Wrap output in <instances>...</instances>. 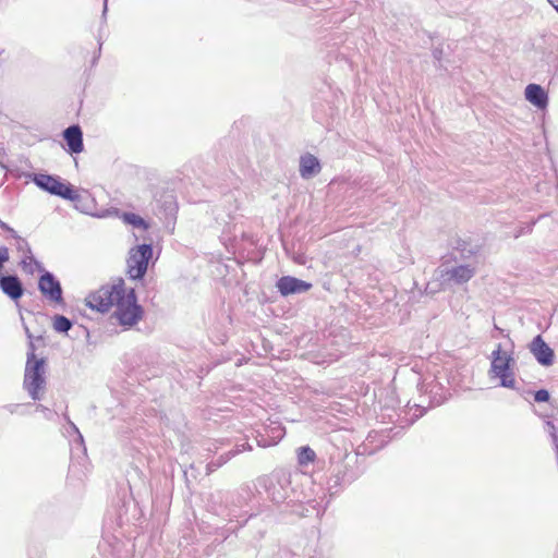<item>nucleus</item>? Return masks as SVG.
<instances>
[{
    "label": "nucleus",
    "instance_id": "obj_1",
    "mask_svg": "<svg viewBox=\"0 0 558 558\" xmlns=\"http://www.w3.org/2000/svg\"><path fill=\"white\" fill-rule=\"evenodd\" d=\"M257 488H262L268 498L277 505L291 507V513L306 517L308 509L304 506V494L292 486L291 475L277 471L257 478Z\"/></svg>",
    "mask_w": 558,
    "mask_h": 558
},
{
    "label": "nucleus",
    "instance_id": "obj_2",
    "mask_svg": "<svg viewBox=\"0 0 558 558\" xmlns=\"http://www.w3.org/2000/svg\"><path fill=\"white\" fill-rule=\"evenodd\" d=\"M116 311L113 317L117 318L120 326L132 328L144 316V308L138 304L137 294L134 288L126 289L125 284L119 298L116 299Z\"/></svg>",
    "mask_w": 558,
    "mask_h": 558
},
{
    "label": "nucleus",
    "instance_id": "obj_3",
    "mask_svg": "<svg viewBox=\"0 0 558 558\" xmlns=\"http://www.w3.org/2000/svg\"><path fill=\"white\" fill-rule=\"evenodd\" d=\"M515 360L512 352L504 351L501 344L498 343L490 354L489 377L498 378L500 387L518 390L513 372Z\"/></svg>",
    "mask_w": 558,
    "mask_h": 558
},
{
    "label": "nucleus",
    "instance_id": "obj_4",
    "mask_svg": "<svg viewBox=\"0 0 558 558\" xmlns=\"http://www.w3.org/2000/svg\"><path fill=\"white\" fill-rule=\"evenodd\" d=\"M46 357L33 360V355L26 359L23 388L27 391L32 400H41L43 391L46 388Z\"/></svg>",
    "mask_w": 558,
    "mask_h": 558
},
{
    "label": "nucleus",
    "instance_id": "obj_5",
    "mask_svg": "<svg viewBox=\"0 0 558 558\" xmlns=\"http://www.w3.org/2000/svg\"><path fill=\"white\" fill-rule=\"evenodd\" d=\"M124 280L119 277L112 284H104L86 298V306L99 313H107L122 292Z\"/></svg>",
    "mask_w": 558,
    "mask_h": 558
},
{
    "label": "nucleus",
    "instance_id": "obj_6",
    "mask_svg": "<svg viewBox=\"0 0 558 558\" xmlns=\"http://www.w3.org/2000/svg\"><path fill=\"white\" fill-rule=\"evenodd\" d=\"M153 254V245L148 243L136 245L130 250L126 259V274L131 280H144Z\"/></svg>",
    "mask_w": 558,
    "mask_h": 558
},
{
    "label": "nucleus",
    "instance_id": "obj_7",
    "mask_svg": "<svg viewBox=\"0 0 558 558\" xmlns=\"http://www.w3.org/2000/svg\"><path fill=\"white\" fill-rule=\"evenodd\" d=\"M28 178L38 189L50 195L58 196L62 199L74 197L72 194L73 185L59 175L33 172Z\"/></svg>",
    "mask_w": 558,
    "mask_h": 558
},
{
    "label": "nucleus",
    "instance_id": "obj_8",
    "mask_svg": "<svg viewBox=\"0 0 558 558\" xmlns=\"http://www.w3.org/2000/svg\"><path fill=\"white\" fill-rule=\"evenodd\" d=\"M359 475V472L345 462L333 464L327 482L330 495L338 494L344 486L353 483Z\"/></svg>",
    "mask_w": 558,
    "mask_h": 558
},
{
    "label": "nucleus",
    "instance_id": "obj_9",
    "mask_svg": "<svg viewBox=\"0 0 558 558\" xmlns=\"http://www.w3.org/2000/svg\"><path fill=\"white\" fill-rule=\"evenodd\" d=\"M38 290L47 301L57 305L65 304L61 282L51 271H45L39 276Z\"/></svg>",
    "mask_w": 558,
    "mask_h": 558
},
{
    "label": "nucleus",
    "instance_id": "obj_10",
    "mask_svg": "<svg viewBox=\"0 0 558 558\" xmlns=\"http://www.w3.org/2000/svg\"><path fill=\"white\" fill-rule=\"evenodd\" d=\"M253 496H254V493L248 485H244V486L240 487V489L236 493H226L225 494L226 502L232 504V507L229 508V511L227 514L229 517L230 521H232L233 518H236V522H239L240 523L239 525L242 526L248 520H252L256 517L255 514L252 513L246 519H244L242 522H240L238 520V518H240L241 515L238 514L236 508H242L243 506L247 505L252 500Z\"/></svg>",
    "mask_w": 558,
    "mask_h": 558
},
{
    "label": "nucleus",
    "instance_id": "obj_11",
    "mask_svg": "<svg viewBox=\"0 0 558 558\" xmlns=\"http://www.w3.org/2000/svg\"><path fill=\"white\" fill-rule=\"evenodd\" d=\"M0 291L10 299L15 305L25 293V287L21 278L16 274H0Z\"/></svg>",
    "mask_w": 558,
    "mask_h": 558
},
{
    "label": "nucleus",
    "instance_id": "obj_12",
    "mask_svg": "<svg viewBox=\"0 0 558 558\" xmlns=\"http://www.w3.org/2000/svg\"><path fill=\"white\" fill-rule=\"evenodd\" d=\"M439 279L442 283L463 284L470 281L476 274L475 267L471 265H459L452 268H438Z\"/></svg>",
    "mask_w": 558,
    "mask_h": 558
},
{
    "label": "nucleus",
    "instance_id": "obj_13",
    "mask_svg": "<svg viewBox=\"0 0 558 558\" xmlns=\"http://www.w3.org/2000/svg\"><path fill=\"white\" fill-rule=\"evenodd\" d=\"M313 284L293 276H282L276 282V288L281 296L302 294L311 290Z\"/></svg>",
    "mask_w": 558,
    "mask_h": 558
},
{
    "label": "nucleus",
    "instance_id": "obj_14",
    "mask_svg": "<svg viewBox=\"0 0 558 558\" xmlns=\"http://www.w3.org/2000/svg\"><path fill=\"white\" fill-rule=\"evenodd\" d=\"M529 350L539 365L548 367L554 364L555 351L544 340L542 335H537L532 339L529 343Z\"/></svg>",
    "mask_w": 558,
    "mask_h": 558
},
{
    "label": "nucleus",
    "instance_id": "obj_15",
    "mask_svg": "<svg viewBox=\"0 0 558 558\" xmlns=\"http://www.w3.org/2000/svg\"><path fill=\"white\" fill-rule=\"evenodd\" d=\"M62 137L66 144L65 150L70 155H77L84 150L83 130L80 124H72L64 129Z\"/></svg>",
    "mask_w": 558,
    "mask_h": 558
},
{
    "label": "nucleus",
    "instance_id": "obj_16",
    "mask_svg": "<svg viewBox=\"0 0 558 558\" xmlns=\"http://www.w3.org/2000/svg\"><path fill=\"white\" fill-rule=\"evenodd\" d=\"M525 99L539 110L545 109L548 106V94L538 84L531 83L525 87L524 90Z\"/></svg>",
    "mask_w": 558,
    "mask_h": 558
},
{
    "label": "nucleus",
    "instance_id": "obj_17",
    "mask_svg": "<svg viewBox=\"0 0 558 558\" xmlns=\"http://www.w3.org/2000/svg\"><path fill=\"white\" fill-rule=\"evenodd\" d=\"M320 170H322V165H320L319 159L316 156H314L310 153H306L300 157L299 171H300V175L303 179H311V178L315 177L316 174H318L320 172Z\"/></svg>",
    "mask_w": 558,
    "mask_h": 558
},
{
    "label": "nucleus",
    "instance_id": "obj_18",
    "mask_svg": "<svg viewBox=\"0 0 558 558\" xmlns=\"http://www.w3.org/2000/svg\"><path fill=\"white\" fill-rule=\"evenodd\" d=\"M251 449L252 446L246 441L241 445H236L233 449L220 454L217 459L209 461L206 465L207 474L215 472L240 452Z\"/></svg>",
    "mask_w": 558,
    "mask_h": 558
},
{
    "label": "nucleus",
    "instance_id": "obj_19",
    "mask_svg": "<svg viewBox=\"0 0 558 558\" xmlns=\"http://www.w3.org/2000/svg\"><path fill=\"white\" fill-rule=\"evenodd\" d=\"M453 250L460 254L461 259L466 260L477 255L480 246L477 244H472L468 240L459 238L454 242Z\"/></svg>",
    "mask_w": 558,
    "mask_h": 558
},
{
    "label": "nucleus",
    "instance_id": "obj_20",
    "mask_svg": "<svg viewBox=\"0 0 558 558\" xmlns=\"http://www.w3.org/2000/svg\"><path fill=\"white\" fill-rule=\"evenodd\" d=\"M74 327V322L62 314H54L52 317V328L57 333L69 335Z\"/></svg>",
    "mask_w": 558,
    "mask_h": 558
},
{
    "label": "nucleus",
    "instance_id": "obj_21",
    "mask_svg": "<svg viewBox=\"0 0 558 558\" xmlns=\"http://www.w3.org/2000/svg\"><path fill=\"white\" fill-rule=\"evenodd\" d=\"M121 219L125 225L132 226L133 228L136 229H142L146 231L150 227L148 221H146L143 217L135 213L123 211L121 215Z\"/></svg>",
    "mask_w": 558,
    "mask_h": 558
},
{
    "label": "nucleus",
    "instance_id": "obj_22",
    "mask_svg": "<svg viewBox=\"0 0 558 558\" xmlns=\"http://www.w3.org/2000/svg\"><path fill=\"white\" fill-rule=\"evenodd\" d=\"M73 196L72 198H64L65 201H70L74 204V207L85 214H88L89 209V203H90V195L86 192L84 194H81L74 186H73Z\"/></svg>",
    "mask_w": 558,
    "mask_h": 558
},
{
    "label": "nucleus",
    "instance_id": "obj_23",
    "mask_svg": "<svg viewBox=\"0 0 558 558\" xmlns=\"http://www.w3.org/2000/svg\"><path fill=\"white\" fill-rule=\"evenodd\" d=\"M316 459L315 451L310 446H302L298 449V463L301 466H306L313 463Z\"/></svg>",
    "mask_w": 558,
    "mask_h": 558
},
{
    "label": "nucleus",
    "instance_id": "obj_24",
    "mask_svg": "<svg viewBox=\"0 0 558 558\" xmlns=\"http://www.w3.org/2000/svg\"><path fill=\"white\" fill-rule=\"evenodd\" d=\"M72 332V335H68L71 339L84 338L87 341L89 339V330L84 325H77L75 328L73 327Z\"/></svg>",
    "mask_w": 558,
    "mask_h": 558
},
{
    "label": "nucleus",
    "instance_id": "obj_25",
    "mask_svg": "<svg viewBox=\"0 0 558 558\" xmlns=\"http://www.w3.org/2000/svg\"><path fill=\"white\" fill-rule=\"evenodd\" d=\"M533 396H534V401L537 403L548 402L550 400V393L545 388L534 391Z\"/></svg>",
    "mask_w": 558,
    "mask_h": 558
},
{
    "label": "nucleus",
    "instance_id": "obj_26",
    "mask_svg": "<svg viewBox=\"0 0 558 558\" xmlns=\"http://www.w3.org/2000/svg\"><path fill=\"white\" fill-rule=\"evenodd\" d=\"M10 260L9 248L4 245H0V274L2 272L5 264Z\"/></svg>",
    "mask_w": 558,
    "mask_h": 558
},
{
    "label": "nucleus",
    "instance_id": "obj_27",
    "mask_svg": "<svg viewBox=\"0 0 558 558\" xmlns=\"http://www.w3.org/2000/svg\"><path fill=\"white\" fill-rule=\"evenodd\" d=\"M16 241H17V245H16L17 251L25 252L29 256L32 254V248H31L28 242L23 238H19V240H16Z\"/></svg>",
    "mask_w": 558,
    "mask_h": 558
},
{
    "label": "nucleus",
    "instance_id": "obj_28",
    "mask_svg": "<svg viewBox=\"0 0 558 558\" xmlns=\"http://www.w3.org/2000/svg\"><path fill=\"white\" fill-rule=\"evenodd\" d=\"M71 426H72V428L75 430V433L77 434V436H76V438H75L74 442H75L76 445H78L80 447H82L83 452H84V453H86V447H85V445H84V439H83L82 434L78 432L77 427H76L73 423L71 424Z\"/></svg>",
    "mask_w": 558,
    "mask_h": 558
},
{
    "label": "nucleus",
    "instance_id": "obj_29",
    "mask_svg": "<svg viewBox=\"0 0 558 558\" xmlns=\"http://www.w3.org/2000/svg\"><path fill=\"white\" fill-rule=\"evenodd\" d=\"M414 407H415V410L418 411V413L415 412L413 414V416L411 418V423L415 422L416 420H418L426 413V408L418 405V404H414Z\"/></svg>",
    "mask_w": 558,
    "mask_h": 558
},
{
    "label": "nucleus",
    "instance_id": "obj_30",
    "mask_svg": "<svg viewBox=\"0 0 558 558\" xmlns=\"http://www.w3.org/2000/svg\"><path fill=\"white\" fill-rule=\"evenodd\" d=\"M28 258V254L20 262V266L29 275L34 274V269L31 267V262L28 263L26 259Z\"/></svg>",
    "mask_w": 558,
    "mask_h": 558
},
{
    "label": "nucleus",
    "instance_id": "obj_31",
    "mask_svg": "<svg viewBox=\"0 0 558 558\" xmlns=\"http://www.w3.org/2000/svg\"><path fill=\"white\" fill-rule=\"evenodd\" d=\"M100 28H102V26ZM100 32H101V29H99V35L97 36L98 51H97V54L93 59V64H95L96 61L99 59L100 53H101V47L104 45V40H102Z\"/></svg>",
    "mask_w": 558,
    "mask_h": 558
},
{
    "label": "nucleus",
    "instance_id": "obj_32",
    "mask_svg": "<svg viewBox=\"0 0 558 558\" xmlns=\"http://www.w3.org/2000/svg\"><path fill=\"white\" fill-rule=\"evenodd\" d=\"M28 259L31 260V263H33L36 267V269L41 274H44L45 271H48L40 262H38L34 256H33V253L28 256Z\"/></svg>",
    "mask_w": 558,
    "mask_h": 558
},
{
    "label": "nucleus",
    "instance_id": "obj_33",
    "mask_svg": "<svg viewBox=\"0 0 558 558\" xmlns=\"http://www.w3.org/2000/svg\"><path fill=\"white\" fill-rule=\"evenodd\" d=\"M35 351H36V347L34 344L33 340H29V342L27 344L26 359H29V355L32 354L33 360H39V357L36 356Z\"/></svg>",
    "mask_w": 558,
    "mask_h": 558
},
{
    "label": "nucleus",
    "instance_id": "obj_34",
    "mask_svg": "<svg viewBox=\"0 0 558 558\" xmlns=\"http://www.w3.org/2000/svg\"><path fill=\"white\" fill-rule=\"evenodd\" d=\"M432 56H433V58H434L436 61L440 62V61H441V59H442V56H444V50H442V48H441V47H436V48H434V49H433V51H432Z\"/></svg>",
    "mask_w": 558,
    "mask_h": 558
},
{
    "label": "nucleus",
    "instance_id": "obj_35",
    "mask_svg": "<svg viewBox=\"0 0 558 558\" xmlns=\"http://www.w3.org/2000/svg\"><path fill=\"white\" fill-rule=\"evenodd\" d=\"M107 11H108V0H104V8H102V13H101V24L102 25L106 24Z\"/></svg>",
    "mask_w": 558,
    "mask_h": 558
},
{
    "label": "nucleus",
    "instance_id": "obj_36",
    "mask_svg": "<svg viewBox=\"0 0 558 558\" xmlns=\"http://www.w3.org/2000/svg\"><path fill=\"white\" fill-rule=\"evenodd\" d=\"M258 446L260 447H268L270 444L267 441V439L264 436H260V438L257 440Z\"/></svg>",
    "mask_w": 558,
    "mask_h": 558
},
{
    "label": "nucleus",
    "instance_id": "obj_37",
    "mask_svg": "<svg viewBox=\"0 0 558 558\" xmlns=\"http://www.w3.org/2000/svg\"><path fill=\"white\" fill-rule=\"evenodd\" d=\"M0 229H2L3 231H12V228L8 223L2 221L1 219H0Z\"/></svg>",
    "mask_w": 558,
    "mask_h": 558
},
{
    "label": "nucleus",
    "instance_id": "obj_38",
    "mask_svg": "<svg viewBox=\"0 0 558 558\" xmlns=\"http://www.w3.org/2000/svg\"><path fill=\"white\" fill-rule=\"evenodd\" d=\"M10 233V235L15 239V240H19V238H21L17 232L12 228V231H8Z\"/></svg>",
    "mask_w": 558,
    "mask_h": 558
},
{
    "label": "nucleus",
    "instance_id": "obj_39",
    "mask_svg": "<svg viewBox=\"0 0 558 558\" xmlns=\"http://www.w3.org/2000/svg\"><path fill=\"white\" fill-rule=\"evenodd\" d=\"M554 8L555 10L558 12V0H547Z\"/></svg>",
    "mask_w": 558,
    "mask_h": 558
},
{
    "label": "nucleus",
    "instance_id": "obj_40",
    "mask_svg": "<svg viewBox=\"0 0 558 558\" xmlns=\"http://www.w3.org/2000/svg\"><path fill=\"white\" fill-rule=\"evenodd\" d=\"M17 407H19V404H11V405H9V409L13 413L15 408H17Z\"/></svg>",
    "mask_w": 558,
    "mask_h": 558
},
{
    "label": "nucleus",
    "instance_id": "obj_41",
    "mask_svg": "<svg viewBox=\"0 0 558 558\" xmlns=\"http://www.w3.org/2000/svg\"><path fill=\"white\" fill-rule=\"evenodd\" d=\"M26 335H27V337L29 338V340H33V336H32V333L29 332L28 328H26Z\"/></svg>",
    "mask_w": 558,
    "mask_h": 558
},
{
    "label": "nucleus",
    "instance_id": "obj_42",
    "mask_svg": "<svg viewBox=\"0 0 558 558\" xmlns=\"http://www.w3.org/2000/svg\"><path fill=\"white\" fill-rule=\"evenodd\" d=\"M495 329H496V331H499L500 333H502V335H504V331H505L504 329L499 328V327H498V326H496V325H495Z\"/></svg>",
    "mask_w": 558,
    "mask_h": 558
},
{
    "label": "nucleus",
    "instance_id": "obj_43",
    "mask_svg": "<svg viewBox=\"0 0 558 558\" xmlns=\"http://www.w3.org/2000/svg\"><path fill=\"white\" fill-rule=\"evenodd\" d=\"M339 355H340V352H339V350L337 349V350H336V352H335V356L337 357V356H339Z\"/></svg>",
    "mask_w": 558,
    "mask_h": 558
},
{
    "label": "nucleus",
    "instance_id": "obj_44",
    "mask_svg": "<svg viewBox=\"0 0 558 558\" xmlns=\"http://www.w3.org/2000/svg\"><path fill=\"white\" fill-rule=\"evenodd\" d=\"M0 167L3 169H7L5 165H3L1 161H0Z\"/></svg>",
    "mask_w": 558,
    "mask_h": 558
},
{
    "label": "nucleus",
    "instance_id": "obj_45",
    "mask_svg": "<svg viewBox=\"0 0 558 558\" xmlns=\"http://www.w3.org/2000/svg\"><path fill=\"white\" fill-rule=\"evenodd\" d=\"M38 408H39V409H41V411L47 410L46 408H44V407H43V405H40V404L38 405Z\"/></svg>",
    "mask_w": 558,
    "mask_h": 558
}]
</instances>
